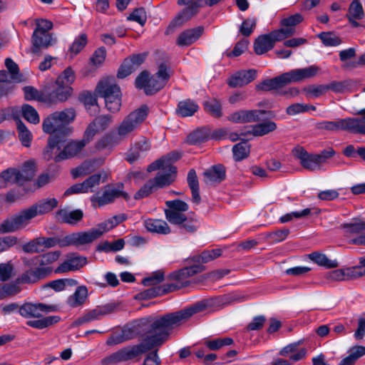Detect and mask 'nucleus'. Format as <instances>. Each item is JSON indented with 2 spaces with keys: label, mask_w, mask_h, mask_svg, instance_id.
<instances>
[{
  "label": "nucleus",
  "mask_w": 365,
  "mask_h": 365,
  "mask_svg": "<svg viewBox=\"0 0 365 365\" xmlns=\"http://www.w3.org/2000/svg\"><path fill=\"white\" fill-rule=\"evenodd\" d=\"M210 306L207 300L197 302L180 311L165 314L153 321L145 329L140 344L124 347L102 359L103 365H115L139 358L155 347H160L168 340L170 331L189 319L195 314Z\"/></svg>",
  "instance_id": "f257e3e1"
},
{
  "label": "nucleus",
  "mask_w": 365,
  "mask_h": 365,
  "mask_svg": "<svg viewBox=\"0 0 365 365\" xmlns=\"http://www.w3.org/2000/svg\"><path fill=\"white\" fill-rule=\"evenodd\" d=\"M210 306L207 300L197 302L180 311L165 314L153 321L145 329L140 344L124 347L102 359L103 365H115L139 358L155 347H160L168 340L170 331L189 319L195 314Z\"/></svg>",
  "instance_id": "f03ea898"
},
{
  "label": "nucleus",
  "mask_w": 365,
  "mask_h": 365,
  "mask_svg": "<svg viewBox=\"0 0 365 365\" xmlns=\"http://www.w3.org/2000/svg\"><path fill=\"white\" fill-rule=\"evenodd\" d=\"M76 118L73 108H66L61 111H56L47 116L42 123L44 133L51 134L48 138V145L43 152L44 158L50 160L52 158V150H59L65 143V136L71 132L68 126Z\"/></svg>",
  "instance_id": "7ed1b4c3"
},
{
  "label": "nucleus",
  "mask_w": 365,
  "mask_h": 365,
  "mask_svg": "<svg viewBox=\"0 0 365 365\" xmlns=\"http://www.w3.org/2000/svg\"><path fill=\"white\" fill-rule=\"evenodd\" d=\"M319 68L315 66L294 69L273 78L264 80L256 86V89L264 91L277 90L287 84L312 78L317 74Z\"/></svg>",
  "instance_id": "20e7f679"
},
{
  "label": "nucleus",
  "mask_w": 365,
  "mask_h": 365,
  "mask_svg": "<svg viewBox=\"0 0 365 365\" xmlns=\"http://www.w3.org/2000/svg\"><path fill=\"white\" fill-rule=\"evenodd\" d=\"M35 163L29 160L24 164L21 170L9 168L0 173V189L6 188L13 184L23 185L31 180L35 175Z\"/></svg>",
  "instance_id": "39448f33"
},
{
  "label": "nucleus",
  "mask_w": 365,
  "mask_h": 365,
  "mask_svg": "<svg viewBox=\"0 0 365 365\" xmlns=\"http://www.w3.org/2000/svg\"><path fill=\"white\" fill-rule=\"evenodd\" d=\"M97 94L105 99L106 106L111 112L118 111L121 106L120 87L113 78L101 81L96 88Z\"/></svg>",
  "instance_id": "423d86ee"
},
{
  "label": "nucleus",
  "mask_w": 365,
  "mask_h": 365,
  "mask_svg": "<svg viewBox=\"0 0 365 365\" xmlns=\"http://www.w3.org/2000/svg\"><path fill=\"white\" fill-rule=\"evenodd\" d=\"M296 158L299 159L301 165L307 170L314 171L320 170L322 166L335 154L332 148L322 150L319 154H309L303 148L293 149Z\"/></svg>",
  "instance_id": "0eeeda50"
},
{
  "label": "nucleus",
  "mask_w": 365,
  "mask_h": 365,
  "mask_svg": "<svg viewBox=\"0 0 365 365\" xmlns=\"http://www.w3.org/2000/svg\"><path fill=\"white\" fill-rule=\"evenodd\" d=\"M148 113V107L142 105L139 108L130 113L118 127V135L125 138L135 131L145 120Z\"/></svg>",
  "instance_id": "6e6552de"
},
{
  "label": "nucleus",
  "mask_w": 365,
  "mask_h": 365,
  "mask_svg": "<svg viewBox=\"0 0 365 365\" xmlns=\"http://www.w3.org/2000/svg\"><path fill=\"white\" fill-rule=\"evenodd\" d=\"M122 197L128 200L129 195L124 191V185L121 182L105 186L103 192L96 193L91 197L92 203L98 207L113 202L116 198Z\"/></svg>",
  "instance_id": "1a4fd4ad"
},
{
  "label": "nucleus",
  "mask_w": 365,
  "mask_h": 365,
  "mask_svg": "<svg viewBox=\"0 0 365 365\" xmlns=\"http://www.w3.org/2000/svg\"><path fill=\"white\" fill-rule=\"evenodd\" d=\"M99 233L96 230L73 232L63 237H56L57 245L60 247L69 246L81 247L92 243L98 239Z\"/></svg>",
  "instance_id": "9d476101"
},
{
  "label": "nucleus",
  "mask_w": 365,
  "mask_h": 365,
  "mask_svg": "<svg viewBox=\"0 0 365 365\" xmlns=\"http://www.w3.org/2000/svg\"><path fill=\"white\" fill-rule=\"evenodd\" d=\"M180 6H185V8L176 16L172 21L171 26H180L184 23L190 20L205 5L203 0H178Z\"/></svg>",
  "instance_id": "9b49d317"
},
{
  "label": "nucleus",
  "mask_w": 365,
  "mask_h": 365,
  "mask_svg": "<svg viewBox=\"0 0 365 365\" xmlns=\"http://www.w3.org/2000/svg\"><path fill=\"white\" fill-rule=\"evenodd\" d=\"M135 83L137 88L143 89L148 96L157 93L165 86L155 76H150L146 71H142L137 76Z\"/></svg>",
  "instance_id": "f8f14e48"
},
{
  "label": "nucleus",
  "mask_w": 365,
  "mask_h": 365,
  "mask_svg": "<svg viewBox=\"0 0 365 365\" xmlns=\"http://www.w3.org/2000/svg\"><path fill=\"white\" fill-rule=\"evenodd\" d=\"M29 222V220L24 210H22L18 214L5 219L0 224V233L6 234L15 232L26 227Z\"/></svg>",
  "instance_id": "ddd939ff"
},
{
  "label": "nucleus",
  "mask_w": 365,
  "mask_h": 365,
  "mask_svg": "<svg viewBox=\"0 0 365 365\" xmlns=\"http://www.w3.org/2000/svg\"><path fill=\"white\" fill-rule=\"evenodd\" d=\"M267 113L264 110H240L227 116V120L233 123H257L261 120V115Z\"/></svg>",
  "instance_id": "4468645a"
},
{
  "label": "nucleus",
  "mask_w": 365,
  "mask_h": 365,
  "mask_svg": "<svg viewBox=\"0 0 365 365\" xmlns=\"http://www.w3.org/2000/svg\"><path fill=\"white\" fill-rule=\"evenodd\" d=\"M204 269L205 267L202 265H193L173 272L170 275V279L176 280L177 282L173 284H178L179 287H176L175 288L172 287V289H173L174 291L181 287L188 286L190 282L187 281V279L193 276L194 274L202 272L204 271Z\"/></svg>",
  "instance_id": "2eb2a0df"
},
{
  "label": "nucleus",
  "mask_w": 365,
  "mask_h": 365,
  "mask_svg": "<svg viewBox=\"0 0 365 365\" xmlns=\"http://www.w3.org/2000/svg\"><path fill=\"white\" fill-rule=\"evenodd\" d=\"M56 310L57 306L56 305H46L43 303H25L19 307V314L25 318H39L43 313Z\"/></svg>",
  "instance_id": "dca6fc26"
},
{
  "label": "nucleus",
  "mask_w": 365,
  "mask_h": 365,
  "mask_svg": "<svg viewBox=\"0 0 365 365\" xmlns=\"http://www.w3.org/2000/svg\"><path fill=\"white\" fill-rule=\"evenodd\" d=\"M146 56V53H138L125 58L118 69L117 77L123 79L130 75L144 62Z\"/></svg>",
  "instance_id": "f3484780"
},
{
  "label": "nucleus",
  "mask_w": 365,
  "mask_h": 365,
  "mask_svg": "<svg viewBox=\"0 0 365 365\" xmlns=\"http://www.w3.org/2000/svg\"><path fill=\"white\" fill-rule=\"evenodd\" d=\"M56 43V38L49 32L34 31L31 36V52L38 53L42 49H47Z\"/></svg>",
  "instance_id": "a211bd4d"
},
{
  "label": "nucleus",
  "mask_w": 365,
  "mask_h": 365,
  "mask_svg": "<svg viewBox=\"0 0 365 365\" xmlns=\"http://www.w3.org/2000/svg\"><path fill=\"white\" fill-rule=\"evenodd\" d=\"M58 205V201L55 198L43 199L38 201L27 209L24 210L29 220L37 215H43L53 210Z\"/></svg>",
  "instance_id": "6ab92c4d"
},
{
  "label": "nucleus",
  "mask_w": 365,
  "mask_h": 365,
  "mask_svg": "<svg viewBox=\"0 0 365 365\" xmlns=\"http://www.w3.org/2000/svg\"><path fill=\"white\" fill-rule=\"evenodd\" d=\"M165 205L168 209L165 210V215L169 222L180 220L182 215H185L184 212L189 209L188 205L180 200H168Z\"/></svg>",
  "instance_id": "aec40b11"
},
{
  "label": "nucleus",
  "mask_w": 365,
  "mask_h": 365,
  "mask_svg": "<svg viewBox=\"0 0 365 365\" xmlns=\"http://www.w3.org/2000/svg\"><path fill=\"white\" fill-rule=\"evenodd\" d=\"M346 232L349 235H358L359 236L351 240V243L358 245H365V222L360 220H355L350 223L341 225Z\"/></svg>",
  "instance_id": "412c9836"
},
{
  "label": "nucleus",
  "mask_w": 365,
  "mask_h": 365,
  "mask_svg": "<svg viewBox=\"0 0 365 365\" xmlns=\"http://www.w3.org/2000/svg\"><path fill=\"white\" fill-rule=\"evenodd\" d=\"M86 145V140L71 141L66 145H62L63 149L54 156L56 163L69 159L76 156Z\"/></svg>",
  "instance_id": "4be33fe9"
},
{
  "label": "nucleus",
  "mask_w": 365,
  "mask_h": 365,
  "mask_svg": "<svg viewBox=\"0 0 365 365\" xmlns=\"http://www.w3.org/2000/svg\"><path fill=\"white\" fill-rule=\"evenodd\" d=\"M51 272V269L49 267H38L34 269H30L24 272L17 279L20 284H32L44 279Z\"/></svg>",
  "instance_id": "5701e85b"
},
{
  "label": "nucleus",
  "mask_w": 365,
  "mask_h": 365,
  "mask_svg": "<svg viewBox=\"0 0 365 365\" xmlns=\"http://www.w3.org/2000/svg\"><path fill=\"white\" fill-rule=\"evenodd\" d=\"M87 263L86 257L73 255L69 256L54 270L56 274L74 271L83 267Z\"/></svg>",
  "instance_id": "b1692460"
},
{
  "label": "nucleus",
  "mask_w": 365,
  "mask_h": 365,
  "mask_svg": "<svg viewBox=\"0 0 365 365\" xmlns=\"http://www.w3.org/2000/svg\"><path fill=\"white\" fill-rule=\"evenodd\" d=\"M150 143L145 138H142L127 153L126 160L130 163H133L140 158H143L145 153L150 149Z\"/></svg>",
  "instance_id": "393cba45"
},
{
  "label": "nucleus",
  "mask_w": 365,
  "mask_h": 365,
  "mask_svg": "<svg viewBox=\"0 0 365 365\" xmlns=\"http://www.w3.org/2000/svg\"><path fill=\"white\" fill-rule=\"evenodd\" d=\"M256 76L257 71L255 69L240 71L232 75L227 83L232 88L242 87L254 81Z\"/></svg>",
  "instance_id": "a878e982"
},
{
  "label": "nucleus",
  "mask_w": 365,
  "mask_h": 365,
  "mask_svg": "<svg viewBox=\"0 0 365 365\" xmlns=\"http://www.w3.org/2000/svg\"><path fill=\"white\" fill-rule=\"evenodd\" d=\"M365 16L363 6L359 0H353L349 6L346 17L354 28L360 26L358 21L362 20Z\"/></svg>",
  "instance_id": "bb28decb"
},
{
  "label": "nucleus",
  "mask_w": 365,
  "mask_h": 365,
  "mask_svg": "<svg viewBox=\"0 0 365 365\" xmlns=\"http://www.w3.org/2000/svg\"><path fill=\"white\" fill-rule=\"evenodd\" d=\"M277 128V125L275 122L266 120L252 125L251 129L242 132L240 135H252L255 137H261L276 130Z\"/></svg>",
  "instance_id": "cd10ccee"
},
{
  "label": "nucleus",
  "mask_w": 365,
  "mask_h": 365,
  "mask_svg": "<svg viewBox=\"0 0 365 365\" xmlns=\"http://www.w3.org/2000/svg\"><path fill=\"white\" fill-rule=\"evenodd\" d=\"M177 169L173 165H170L166 168V170L160 171L155 178L152 180L155 185V187L162 188L163 187L170 185L175 178Z\"/></svg>",
  "instance_id": "c85d7f7f"
},
{
  "label": "nucleus",
  "mask_w": 365,
  "mask_h": 365,
  "mask_svg": "<svg viewBox=\"0 0 365 365\" xmlns=\"http://www.w3.org/2000/svg\"><path fill=\"white\" fill-rule=\"evenodd\" d=\"M299 344L300 341L289 344L282 348L279 351V354L284 357L288 356L289 360L293 362L298 361L304 359L307 353L304 349L299 348Z\"/></svg>",
  "instance_id": "c756f323"
},
{
  "label": "nucleus",
  "mask_w": 365,
  "mask_h": 365,
  "mask_svg": "<svg viewBox=\"0 0 365 365\" xmlns=\"http://www.w3.org/2000/svg\"><path fill=\"white\" fill-rule=\"evenodd\" d=\"M206 184L220 183L225 179V168L218 164L211 167L203 173Z\"/></svg>",
  "instance_id": "7c9ffc66"
},
{
  "label": "nucleus",
  "mask_w": 365,
  "mask_h": 365,
  "mask_svg": "<svg viewBox=\"0 0 365 365\" xmlns=\"http://www.w3.org/2000/svg\"><path fill=\"white\" fill-rule=\"evenodd\" d=\"M203 27L198 26L182 32L177 38L179 46H188L196 41L203 32Z\"/></svg>",
  "instance_id": "2f4dec72"
},
{
  "label": "nucleus",
  "mask_w": 365,
  "mask_h": 365,
  "mask_svg": "<svg viewBox=\"0 0 365 365\" xmlns=\"http://www.w3.org/2000/svg\"><path fill=\"white\" fill-rule=\"evenodd\" d=\"M56 88L50 92L46 98L49 103H57L66 101L71 95L72 88L68 85L58 84Z\"/></svg>",
  "instance_id": "473e14b6"
},
{
  "label": "nucleus",
  "mask_w": 365,
  "mask_h": 365,
  "mask_svg": "<svg viewBox=\"0 0 365 365\" xmlns=\"http://www.w3.org/2000/svg\"><path fill=\"white\" fill-rule=\"evenodd\" d=\"M170 223L177 225L182 233L192 234L197 230L199 227L197 218L187 217L185 214L182 215L180 220H175V222H170Z\"/></svg>",
  "instance_id": "72a5a7b5"
},
{
  "label": "nucleus",
  "mask_w": 365,
  "mask_h": 365,
  "mask_svg": "<svg viewBox=\"0 0 365 365\" xmlns=\"http://www.w3.org/2000/svg\"><path fill=\"white\" fill-rule=\"evenodd\" d=\"M83 217V212L81 210L68 211L66 209H62L56 212V217L59 221L72 225L81 221Z\"/></svg>",
  "instance_id": "f704fd0d"
},
{
  "label": "nucleus",
  "mask_w": 365,
  "mask_h": 365,
  "mask_svg": "<svg viewBox=\"0 0 365 365\" xmlns=\"http://www.w3.org/2000/svg\"><path fill=\"white\" fill-rule=\"evenodd\" d=\"M144 225L146 230L151 232L168 235L171 232L168 223L162 220L148 219L145 221Z\"/></svg>",
  "instance_id": "c9c22d12"
},
{
  "label": "nucleus",
  "mask_w": 365,
  "mask_h": 365,
  "mask_svg": "<svg viewBox=\"0 0 365 365\" xmlns=\"http://www.w3.org/2000/svg\"><path fill=\"white\" fill-rule=\"evenodd\" d=\"M61 255V252L58 250L51 251L36 256L31 259V261L34 264H38L39 267H46V266L56 262Z\"/></svg>",
  "instance_id": "e433bc0d"
},
{
  "label": "nucleus",
  "mask_w": 365,
  "mask_h": 365,
  "mask_svg": "<svg viewBox=\"0 0 365 365\" xmlns=\"http://www.w3.org/2000/svg\"><path fill=\"white\" fill-rule=\"evenodd\" d=\"M88 297V289L85 286L78 287L75 292L67 299L71 307H78L84 304Z\"/></svg>",
  "instance_id": "4c0bfd02"
},
{
  "label": "nucleus",
  "mask_w": 365,
  "mask_h": 365,
  "mask_svg": "<svg viewBox=\"0 0 365 365\" xmlns=\"http://www.w3.org/2000/svg\"><path fill=\"white\" fill-rule=\"evenodd\" d=\"M187 183L192 192V200L196 205H199L201 198L199 193V183L195 170L191 169L187 174Z\"/></svg>",
  "instance_id": "58836bf2"
},
{
  "label": "nucleus",
  "mask_w": 365,
  "mask_h": 365,
  "mask_svg": "<svg viewBox=\"0 0 365 365\" xmlns=\"http://www.w3.org/2000/svg\"><path fill=\"white\" fill-rule=\"evenodd\" d=\"M274 46V45L268 34L259 36L254 43L255 52L257 55H262L272 49Z\"/></svg>",
  "instance_id": "ea45409f"
},
{
  "label": "nucleus",
  "mask_w": 365,
  "mask_h": 365,
  "mask_svg": "<svg viewBox=\"0 0 365 365\" xmlns=\"http://www.w3.org/2000/svg\"><path fill=\"white\" fill-rule=\"evenodd\" d=\"M309 258L318 265L327 269L336 268L339 266V263L336 259H330L324 254L318 252L309 254Z\"/></svg>",
  "instance_id": "a19ab883"
},
{
  "label": "nucleus",
  "mask_w": 365,
  "mask_h": 365,
  "mask_svg": "<svg viewBox=\"0 0 365 365\" xmlns=\"http://www.w3.org/2000/svg\"><path fill=\"white\" fill-rule=\"evenodd\" d=\"M346 280H354L365 276V257L359 258V265L345 269Z\"/></svg>",
  "instance_id": "79ce46f5"
},
{
  "label": "nucleus",
  "mask_w": 365,
  "mask_h": 365,
  "mask_svg": "<svg viewBox=\"0 0 365 365\" xmlns=\"http://www.w3.org/2000/svg\"><path fill=\"white\" fill-rule=\"evenodd\" d=\"M21 291L20 282L18 279L11 283L0 284V299L13 297L18 294Z\"/></svg>",
  "instance_id": "37998d69"
},
{
  "label": "nucleus",
  "mask_w": 365,
  "mask_h": 365,
  "mask_svg": "<svg viewBox=\"0 0 365 365\" xmlns=\"http://www.w3.org/2000/svg\"><path fill=\"white\" fill-rule=\"evenodd\" d=\"M198 106L190 100L180 101L178 105L177 113L181 117L193 115L198 110Z\"/></svg>",
  "instance_id": "c03bdc74"
},
{
  "label": "nucleus",
  "mask_w": 365,
  "mask_h": 365,
  "mask_svg": "<svg viewBox=\"0 0 365 365\" xmlns=\"http://www.w3.org/2000/svg\"><path fill=\"white\" fill-rule=\"evenodd\" d=\"M203 107L205 112L214 118H219L222 115V104L216 98H210L205 101Z\"/></svg>",
  "instance_id": "a18cd8bd"
},
{
  "label": "nucleus",
  "mask_w": 365,
  "mask_h": 365,
  "mask_svg": "<svg viewBox=\"0 0 365 365\" xmlns=\"http://www.w3.org/2000/svg\"><path fill=\"white\" fill-rule=\"evenodd\" d=\"M210 138V131L206 128L197 129L187 137V142L191 145H197L207 141Z\"/></svg>",
  "instance_id": "49530a36"
},
{
  "label": "nucleus",
  "mask_w": 365,
  "mask_h": 365,
  "mask_svg": "<svg viewBox=\"0 0 365 365\" xmlns=\"http://www.w3.org/2000/svg\"><path fill=\"white\" fill-rule=\"evenodd\" d=\"M60 319L58 316H48L40 319L29 321L26 324L29 327L41 329L56 324Z\"/></svg>",
  "instance_id": "de8ad7c7"
},
{
  "label": "nucleus",
  "mask_w": 365,
  "mask_h": 365,
  "mask_svg": "<svg viewBox=\"0 0 365 365\" xmlns=\"http://www.w3.org/2000/svg\"><path fill=\"white\" fill-rule=\"evenodd\" d=\"M179 287L178 284H167L163 287H153L150 289H146L142 293V295L145 298H153L157 296H160L168 293L169 292H173V289L172 287Z\"/></svg>",
  "instance_id": "09e8293b"
},
{
  "label": "nucleus",
  "mask_w": 365,
  "mask_h": 365,
  "mask_svg": "<svg viewBox=\"0 0 365 365\" xmlns=\"http://www.w3.org/2000/svg\"><path fill=\"white\" fill-rule=\"evenodd\" d=\"M133 336H134L130 329H123L121 334L110 336L108 339L106 344L110 346L119 344L133 339Z\"/></svg>",
  "instance_id": "8fccbe9b"
},
{
  "label": "nucleus",
  "mask_w": 365,
  "mask_h": 365,
  "mask_svg": "<svg viewBox=\"0 0 365 365\" xmlns=\"http://www.w3.org/2000/svg\"><path fill=\"white\" fill-rule=\"evenodd\" d=\"M16 127L19 132V138L21 143L25 147H29L32 140V135L31 132L20 120L16 122Z\"/></svg>",
  "instance_id": "3c124183"
},
{
  "label": "nucleus",
  "mask_w": 365,
  "mask_h": 365,
  "mask_svg": "<svg viewBox=\"0 0 365 365\" xmlns=\"http://www.w3.org/2000/svg\"><path fill=\"white\" fill-rule=\"evenodd\" d=\"M233 156L236 161L246 158L250 153V145L246 141L240 142L232 148Z\"/></svg>",
  "instance_id": "603ef678"
},
{
  "label": "nucleus",
  "mask_w": 365,
  "mask_h": 365,
  "mask_svg": "<svg viewBox=\"0 0 365 365\" xmlns=\"http://www.w3.org/2000/svg\"><path fill=\"white\" fill-rule=\"evenodd\" d=\"M222 255L220 249H214L211 250H205L199 256L194 257V261L197 262L207 263L212 261Z\"/></svg>",
  "instance_id": "864d4df0"
},
{
  "label": "nucleus",
  "mask_w": 365,
  "mask_h": 365,
  "mask_svg": "<svg viewBox=\"0 0 365 365\" xmlns=\"http://www.w3.org/2000/svg\"><path fill=\"white\" fill-rule=\"evenodd\" d=\"M101 318V317L99 311L96 307L95 309L88 311V312L84 314L82 317L77 319L73 322V324L74 326H80V325L91 322L94 320H98Z\"/></svg>",
  "instance_id": "5fc2aeb1"
},
{
  "label": "nucleus",
  "mask_w": 365,
  "mask_h": 365,
  "mask_svg": "<svg viewBox=\"0 0 365 365\" xmlns=\"http://www.w3.org/2000/svg\"><path fill=\"white\" fill-rule=\"evenodd\" d=\"M22 115L27 121L34 124H37L40 121L36 110L29 104L22 106Z\"/></svg>",
  "instance_id": "6e6d98bb"
},
{
  "label": "nucleus",
  "mask_w": 365,
  "mask_h": 365,
  "mask_svg": "<svg viewBox=\"0 0 365 365\" xmlns=\"http://www.w3.org/2000/svg\"><path fill=\"white\" fill-rule=\"evenodd\" d=\"M233 339L230 337L217 338L210 341H206L205 344L210 350H218L224 346H229L233 344Z\"/></svg>",
  "instance_id": "4d7b16f0"
},
{
  "label": "nucleus",
  "mask_w": 365,
  "mask_h": 365,
  "mask_svg": "<svg viewBox=\"0 0 365 365\" xmlns=\"http://www.w3.org/2000/svg\"><path fill=\"white\" fill-rule=\"evenodd\" d=\"M318 36L326 46H336L341 43V38L332 32H322Z\"/></svg>",
  "instance_id": "13d9d810"
},
{
  "label": "nucleus",
  "mask_w": 365,
  "mask_h": 365,
  "mask_svg": "<svg viewBox=\"0 0 365 365\" xmlns=\"http://www.w3.org/2000/svg\"><path fill=\"white\" fill-rule=\"evenodd\" d=\"M5 66L9 72L10 79L16 82H20L22 76L19 73L18 65L11 58H7L5 60Z\"/></svg>",
  "instance_id": "bf43d9fd"
},
{
  "label": "nucleus",
  "mask_w": 365,
  "mask_h": 365,
  "mask_svg": "<svg viewBox=\"0 0 365 365\" xmlns=\"http://www.w3.org/2000/svg\"><path fill=\"white\" fill-rule=\"evenodd\" d=\"M358 125L356 118L340 119L341 130H347L353 133H359Z\"/></svg>",
  "instance_id": "052dcab7"
},
{
  "label": "nucleus",
  "mask_w": 365,
  "mask_h": 365,
  "mask_svg": "<svg viewBox=\"0 0 365 365\" xmlns=\"http://www.w3.org/2000/svg\"><path fill=\"white\" fill-rule=\"evenodd\" d=\"M88 43L87 36L85 34H81L77 38L75 39L69 48L70 53L76 55L80 53L82 49L86 46Z\"/></svg>",
  "instance_id": "680f3d73"
},
{
  "label": "nucleus",
  "mask_w": 365,
  "mask_h": 365,
  "mask_svg": "<svg viewBox=\"0 0 365 365\" xmlns=\"http://www.w3.org/2000/svg\"><path fill=\"white\" fill-rule=\"evenodd\" d=\"M18 244V238L14 235L0 237V253L9 250Z\"/></svg>",
  "instance_id": "e2e57ef3"
},
{
  "label": "nucleus",
  "mask_w": 365,
  "mask_h": 365,
  "mask_svg": "<svg viewBox=\"0 0 365 365\" xmlns=\"http://www.w3.org/2000/svg\"><path fill=\"white\" fill-rule=\"evenodd\" d=\"M75 80L73 71L71 68L64 70L61 76L56 80V85H68L70 86Z\"/></svg>",
  "instance_id": "0e129e2a"
},
{
  "label": "nucleus",
  "mask_w": 365,
  "mask_h": 365,
  "mask_svg": "<svg viewBox=\"0 0 365 365\" xmlns=\"http://www.w3.org/2000/svg\"><path fill=\"white\" fill-rule=\"evenodd\" d=\"M112 122V117L109 115H100L96 118L92 123L100 131L105 130Z\"/></svg>",
  "instance_id": "69168bd1"
},
{
  "label": "nucleus",
  "mask_w": 365,
  "mask_h": 365,
  "mask_svg": "<svg viewBox=\"0 0 365 365\" xmlns=\"http://www.w3.org/2000/svg\"><path fill=\"white\" fill-rule=\"evenodd\" d=\"M101 179V174H94L87 178L82 182L84 190L86 192H92L93 188L98 186L100 184Z\"/></svg>",
  "instance_id": "338daca9"
},
{
  "label": "nucleus",
  "mask_w": 365,
  "mask_h": 365,
  "mask_svg": "<svg viewBox=\"0 0 365 365\" xmlns=\"http://www.w3.org/2000/svg\"><path fill=\"white\" fill-rule=\"evenodd\" d=\"M128 19L136 21L143 26L147 20L146 12L143 7L135 9L128 17Z\"/></svg>",
  "instance_id": "774afa93"
}]
</instances>
